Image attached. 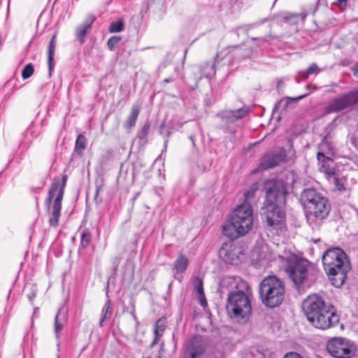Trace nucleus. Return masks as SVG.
Here are the masks:
<instances>
[{
  "label": "nucleus",
  "mask_w": 358,
  "mask_h": 358,
  "mask_svg": "<svg viewBox=\"0 0 358 358\" xmlns=\"http://www.w3.org/2000/svg\"><path fill=\"white\" fill-rule=\"evenodd\" d=\"M264 191L265 198L262 209L265 217V228L278 235L286 227L287 184L281 180L269 179L264 182Z\"/></svg>",
  "instance_id": "f257e3e1"
},
{
  "label": "nucleus",
  "mask_w": 358,
  "mask_h": 358,
  "mask_svg": "<svg viewBox=\"0 0 358 358\" xmlns=\"http://www.w3.org/2000/svg\"><path fill=\"white\" fill-rule=\"evenodd\" d=\"M303 310L309 322L319 329H330L340 320L334 306L317 294L310 295L303 301Z\"/></svg>",
  "instance_id": "f03ea898"
},
{
  "label": "nucleus",
  "mask_w": 358,
  "mask_h": 358,
  "mask_svg": "<svg viewBox=\"0 0 358 358\" xmlns=\"http://www.w3.org/2000/svg\"><path fill=\"white\" fill-rule=\"evenodd\" d=\"M253 226V210L248 202H243L232 212L228 222L222 227V234L231 240L245 236Z\"/></svg>",
  "instance_id": "7ed1b4c3"
},
{
  "label": "nucleus",
  "mask_w": 358,
  "mask_h": 358,
  "mask_svg": "<svg viewBox=\"0 0 358 358\" xmlns=\"http://www.w3.org/2000/svg\"><path fill=\"white\" fill-rule=\"evenodd\" d=\"M226 310L231 319L240 324L246 323L252 313L249 295L241 289L230 292L227 296Z\"/></svg>",
  "instance_id": "20e7f679"
},
{
  "label": "nucleus",
  "mask_w": 358,
  "mask_h": 358,
  "mask_svg": "<svg viewBox=\"0 0 358 358\" xmlns=\"http://www.w3.org/2000/svg\"><path fill=\"white\" fill-rule=\"evenodd\" d=\"M260 299L268 308H275L282 304L285 295L283 281L275 275H268L259 286Z\"/></svg>",
  "instance_id": "39448f33"
},
{
  "label": "nucleus",
  "mask_w": 358,
  "mask_h": 358,
  "mask_svg": "<svg viewBox=\"0 0 358 358\" xmlns=\"http://www.w3.org/2000/svg\"><path fill=\"white\" fill-rule=\"evenodd\" d=\"M66 181L67 176L66 174L62 176V180H60V178L58 177H55L45 201V206H47L48 209L50 210L53 196L55 192L57 191V196L53 201L52 206V213L48 220L49 224L52 227H57L59 224L60 212L62 209V201L64 196Z\"/></svg>",
  "instance_id": "423d86ee"
},
{
  "label": "nucleus",
  "mask_w": 358,
  "mask_h": 358,
  "mask_svg": "<svg viewBox=\"0 0 358 358\" xmlns=\"http://www.w3.org/2000/svg\"><path fill=\"white\" fill-rule=\"evenodd\" d=\"M279 257L286 262L285 271L294 283H303L308 276L309 262L291 252L285 253V256L279 255Z\"/></svg>",
  "instance_id": "0eeeda50"
},
{
  "label": "nucleus",
  "mask_w": 358,
  "mask_h": 358,
  "mask_svg": "<svg viewBox=\"0 0 358 358\" xmlns=\"http://www.w3.org/2000/svg\"><path fill=\"white\" fill-rule=\"evenodd\" d=\"M331 208L327 197L320 200L317 204L307 210L306 217L308 225L314 230H318L325 219L327 218Z\"/></svg>",
  "instance_id": "6e6552de"
},
{
  "label": "nucleus",
  "mask_w": 358,
  "mask_h": 358,
  "mask_svg": "<svg viewBox=\"0 0 358 358\" xmlns=\"http://www.w3.org/2000/svg\"><path fill=\"white\" fill-rule=\"evenodd\" d=\"M327 350L336 358H350L356 352L355 345L343 338H332L327 343Z\"/></svg>",
  "instance_id": "1a4fd4ad"
},
{
  "label": "nucleus",
  "mask_w": 358,
  "mask_h": 358,
  "mask_svg": "<svg viewBox=\"0 0 358 358\" xmlns=\"http://www.w3.org/2000/svg\"><path fill=\"white\" fill-rule=\"evenodd\" d=\"M358 103V90H352L334 98L328 104V113H339Z\"/></svg>",
  "instance_id": "9d476101"
},
{
  "label": "nucleus",
  "mask_w": 358,
  "mask_h": 358,
  "mask_svg": "<svg viewBox=\"0 0 358 358\" xmlns=\"http://www.w3.org/2000/svg\"><path fill=\"white\" fill-rule=\"evenodd\" d=\"M331 272L325 271L332 284L336 287H341L345 282L348 273L351 268L350 261H345L338 264L332 265Z\"/></svg>",
  "instance_id": "9b49d317"
},
{
  "label": "nucleus",
  "mask_w": 358,
  "mask_h": 358,
  "mask_svg": "<svg viewBox=\"0 0 358 358\" xmlns=\"http://www.w3.org/2000/svg\"><path fill=\"white\" fill-rule=\"evenodd\" d=\"M349 261L347 255L340 248H332L327 250L322 255V263L324 271L331 272L332 265Z\"/></svg>",
  "instance_id": "f8f14e48"
},
{
  "label": "nucleus",
  "mask_w": 358,
  "mask_h": 358,
  "mask_svg": "<svg viewBox=\"0 0 358 358\" xmlns=\"http://www.w3.org/2000/svg\"><path fill=\"white\" fill-rule=\"evenodd\" d=\"M286 157L287 152L284 149H281L278 152L266 154L262 158L259 166L263 170L273 168L285 161Z\"/></svg>",
  "instance_id": "ddd939ff"
},
{
  "label": "nucleus",
  "mask_w": 358,
  "mask_h": 358,
  "mask_svg": "<svg viewBox=\"0 0 358 358\" xmlns=\"http://www.w3.org/2000/svg\"><path fill=\"white\" fill-rule=\"evenodd\" d=\"M325 196L314 188H306L301 194L300 200L302 205L308 210L315 206Z\"/></svg>",
  "instance_id": "4468645a"
},
{
  "label": "nucleus",
  "mask_w": 358,
  "mask_h": 358,
  "mask_svg": "<svg viewBox=\"0 0 358 358\" xmlns=\"http://www.w3.org/2000/svg\"><path fill=\"white\" fill-rule=\"evenodd\" d=\"M205 345L201 336L194 335L191 337L186 350V355L190 358H198L205 352Z\"/></svg>",
  "instance_id": "2eb2a0df"
},
{
  "label": "nucleus",
  "mask_w": 358,
  "mask_h": 358,
  "mask_svg": "<svg viewBox=\"0 0 358 358\" xmlns=\"http://www.w3.org/2000/svg\"><path fill=\"white\" fill-rule=\"evenodd\" d=\"M94 20L95 17L92 15H90L85 20L83 23L76 27V37L80 44H83L85 42V37L87 34L90 31Z\"/></svg>",
  "instance_id": "dca6fc26"
},
{
  "label": "nucleus",
  "mask_w": 358,
  "mask_h": 358,
  "mask_svg": "<svg viewBox=\"0 0 358 358\" xmlns=\"http://www.w3.org/2000/svg\"><path fill=\"white\" fill-rule=\"evenodd\" d=\"M234 249L235 247L231 243H224L220 250V255L225 262L233 263L234 261L238 259Z\"/></svg>",
  "instance_id": "f3484780"
},
{
  "label": "nucleus",
  "mask_w": 358,
  "mask_h": 358,
  "mask_svg": "<svg viewBox=\"0 0 358 358\" xmlns=\"http://www.w3.org/2000/svg\"><path fill=\"white\" fill-rule=\"evenodd\" d=\"M56 34L52 36L48 47V65L49 76H52L55 68L54 56L56 49Z\"/></svg>",
  "instance_id": "a211bd4d"
},
{
  "label": "nucleus",
  "mask_w": 358,
  "mask_h": 358,
  "mask_svg": "<svg viewBox=\"0 0 358 358\" xmlns=\"http://www.w3.org/2000/svg\"><path fill=\"white\" fill-rule=\"evenodd\" d=\"M248 113V110L243 108L235 110L225 112L222 115V118L227 123H233L236 120L244 117Z\"/></svg>",
  "instance_id": "6ab92c4d"
},
{
  "label": "nucleus",
  "mask_w": 358,
  "mask_h": 358,
  "mask_svg": "<svg viewBox=\"0 0 358 358\" xmlns=\"http://www.w3.org/2000/svg\"><path fill=\"white\" fill-rule=\"evenodd\" d=\"M140 111L141 107L138 104H134L131 106V112L124 122V127L125 129H130L136 125Z\"/></svg>",
  "instance_id": "aec40b11"
},
{
  "label": "nucleus",
  "mask_w": 358,
  "mask_h": 358,
  "mask_svg": "<svg viewBox=\"0 0 358 358\" xmlns=\"http://www.w3.org/2000/svg\"><path fill=\"white\" fill-rule=\"evenodd\" d=\"M220 57V54L216 55L215 61L213 64H211L209 62H206L200 67L201 76L199 78V80L202 77L211 78L212 76H213L215 74V68L216 64H218L220 62V60H219Z\"/></svg>",
  "instance_id": "412c9836"
},
{
  "label": "nucleus",
  "mask_w": 358,
  "mask_h": 358,
  "mask_svg": "<svg viewBox=\"0 0 358 358\" xmlns=\"http://www.w3.org/2000/svg\"><path fill=\"white\" fill-rule=\"evenodd\" d=\"M150 129V123L149 122H145L141 129H139L136 134V138L138 141V145L141 147H144L148 143V137Z\"/></svg>",
  "instance_id": "4be33fe9"
},
{
  "label": "nucleus",
  "mask_w": 358,
  "mask_h": 358,
  "mask_svg": "<svg viewBox=\"0 0 358 358\" xmlns=\"http://www.w3.org/2000/svg\"><path fill=\"white\" fill-rule=\"evenodd\" d=\"M194 291L197 293L198 297L200 300V303L201 306H204L207 304V301L205 299L204 291H203V285L202 280L197 277L194 280Z\"/></svg>",
  "instance_id": "5701e85b"
},
{
  "label": "nucleus",
  "mask_w": 358,
  "mask_h": 358,
  "mask_svg": "<svg viewBox=\"0 0 358 358\" xmlns=\"http://www.w3.org/2000/svg\"><path fill=\"white\" fill-rule=\"evenodd\" d=\"M189 264L188 259L182 253L174 262V269L177 273H183L187 269Z\"/></svg>",
  "instance_id": "b1692460"
},
{
  "label": "nucleus",
  "mask_w": 358,
  "mask_h": 358,
  "mask_svg": "<svg viewBox=\"0 0 358 358\" xmlns=\"http://www.w3.org/2000/svg\"><path fill=\"white\" fill-rule=\"evenodd\" d=\"M87 145V139L83 134H79L77 136L75 143V152L78 155H82Z\"/></svg>",
  "instance_id": "393cba45"
},
{
  "label": "nucleus",
  "mask_w": 358,
  "mask_h": 358,
  "mask_svg": "<svg viewBox=\"0 0 358 358\" xmlns=\"http://www.w3.org/2000/svg\"><path fill=\"white\" fill-rule=\"evenodd\" d=\"M320 151L317 153H322L324 155H334V148L330 141H329L326 138H323L320 145Z\"/></svg>",
  "instance_id": "a878e982"
},
{
  "label": "nucleus",
  "mask_w": 358,
  "mask_h": 358,
  "mask_svg": "<svg viewBox=\"0 0 358 358\" xmlns=\"http://www.w3.org/2000/svg\"><path fill=\"white\" fill-rule=\"evenodd\" d=\"M91 241L92 233L87 229H83L80 234V249H86L90 245Z\"/></svg>",
  "instance_id": "bb28decb"
},
{
  "label": "nucleus",
  "mask_w": 358,
  "mask_h": 358,
  "mask_svg": "<svg viewBox=\"0 0 358 358\" xmlns=\"http://www.w3.org/2000/svg\"><path fill=\"white\" fill-rule=\"evenodd\" d=\"M335 186L336 189L342 192L346 190L347 180L345 177H340L338 175L331 180Z\"/></svg>",
  "instance_id": "cd10ccee"
},
{
  "label": "nucleus",
  "mask_w": 358,
  "mask_h": 358,
  "mask_svg": "<svg viewBox=\"0 0 358 358\" xmlns=\"http://www.w3.org/2000/svg\"><path fill=\"white\" fill-rule=\"evenodd\" d=\"M59 313H60V310L58 311L57 314L56 315V316L55 317V334L56 336V338L58 341V343L57 345L58 347V350L59 349V345H60V342H59L60 334L63 329V322L59 318Z\"/></svg>",
  "instance_id": "c85d7f7f"
},
{
  "label": "nucleus",
  "mask_w": 358,
  "mask_h": 358,
  "mask_svg": "<svg viewBox=\"0 0 358 358\" xmlns=\"http://www.w3.org/2000/svg\"><path fill=\"white\" fill-rule=\"evenodd\" d=\"M320 72V69L316 63H313L306 71H301L299 72V76L303 79H306L311 74H318Z\"/></svg>",
  "instance_id": "c756f323"
},
{
  "label": "nucleus",
  "mask_w": 358,
  "mask_h": 358,
  "mask_svg": "<svg viewBox=\"0 0 358 358\" xmlns=\"http://www.w3.org/2000/svg\"><path fill=\"white\" fill-rule=\"evenodd\" d=\"M112 311L110 309V300L108 299L101 310V317L99 321V326L103 327V322L106 318H109Z\"/></svg>",
  "instance_id": "7c9ffc66"
},
{
  "label": "nucleus",
  "mask_w": 358,
  "mask_h": 358,
  "mask_svg": "<svg viewBox=\"0 0 358 358\" xmlns=\"http://www.w3.org/2000/svg\"><path fill=\"white\" fill-rule=\"evenodd\" d=\"M317 158L320 164V169L325 168L327 166L334 165V160L329 156L324 155L322 153H317Z\"/></svg>",
  "instance_id": "2f4dec72"
},
{
  "label": "nucleus",
  "mask_w": 358,
  "mask_h": 358,
  "mask_svg": "<svg viewBox=\"0 0 358 358\" xmlns=\"http://www.w3.org/2000/svg\"><path fill=\"white\" fill-rule=\"evenodd\" d=\"M124 23L122 19L112 22L109 26L108 31L110 33H117L123 31Z\"/></svg>",
  "instance_id": "473e14b6"
},
{
  "label": "nucleus",
  "mask_w": 358,
  "mask_h": 358,
  "mask_svg": "<svg viewBox=\"0 0 358 358\" xmlns=\"http://www.w3.org/2000/svg\"><path fill=\"white\" fill-rule=\"evenodd\" d=\"M258 189L257 183L252 184L248 190L244 192V202H248L250 203V199H253L255 196V193Z\"/></svg>",
  "instance_id": "72a5a7b5"
},
{
  "label": "nucleus",
  "mask_w": 358,
  "mask_h": 358,
  "mask_svg": "<svg viewBox=\"0 0 358 358\" xmlns=\"http://www.w3.org/2000/svg\"><path fill=\"white\" fill-rule=\"evenodd\" d=\"M321 172H323L326 174L328 180L331 181L332 178L336 176L338 174L336 173V170L334 167V165H331L329 166H326L325 168H322L320 169Z\"/></svg>",
  "instance_id": "f704fd0d"
},
{
  "label": "nucleus",
  "mask_w": 358,
  "mask_h": 358,
  "mask_svg": "<svg viewBox=\"0 0 358 358\" xmlns=\"http://www.w3.org/2000/svg\"><path fill=\"white\" fill-rule=\"evenodd\" d=\"M34 72V66L29 63L27 64L22 71V77L23 79L30 78Z\"/></svg>",
  "instance_id": "c9c22d12"
},
{
  "label": "nucleus",
  "mask_w": 358,
  "mask_h": 358,
  "mask_svg": "<svg viewBox=\"0 0 358 358\" xmlns=\"http://www.w3.org/2000/svg\"><path fill=\"white\" fill-rule=\"evenodd\" d=\"M165 330V324L162 319H159L155 325V334L162 336L163 332Z\"/></svg>",
  "instance_id": "e433bc0d"
},
{
  "label": "nucleus",
  "mask_w": 358,
  "mask_h": 358,
  "mask_svg": "<svg viewBox=\"0 0 358 358\" xmlns=\"http://www.w3.org/2000/svg\"><path fill=\"white\" fill-rule=\"evenodd\" d=\"M121 37L118 36H111L107 41V45L110 51L114 50L115 46L119 43Z\"/></svg>",
  "instance_id": "4c0bfd02"
},
{
  "label": "nucleus",
  "mask_w": 358,
  "mask_h": 358,
  "mask_svg": "<svg viewBox=\"0 0 358 358\" xmlns=\"http://www.w3.org/2000/svg\"><path fill=\"white\" fill-rule=\"evenodd\" d=\"M37 288L35 285H31L29 289V292L27 294V298L29 302L33 305L34 301L37 296Z\"/></svg>",
  "instance_id": "58836bf2"
},
{
  "label": "nucleus",
  "mask_w": 358,
  "mask_h": 358,
  "mask_svg": "<svg viewBox=\"0 0 358 358\" xmlns=\"http://www.w3.org/2000/svg\"><path fill=\"white\" fill-rule=\"evenodd\" d=\"M102 189V184H96V192L94 195V201L95 202L99 204L102 201V199L99 197V192Z\"/></svg>",
  "instance_id": "ea45409f"
},
{
  "label": "nucleus",
  "mask_w": 358,
  "mask_h": 358,
  "mask_svg": "<svg viewBox=\"0 0 358 358\" xmlns=\"http://www.w3.org/2000/svg\"><path fill=\"white\" fill-rule=\"evenodd\" d=\"M283 358H303L300 354L295 352H289L285 355Z\"/></svg>",
  "instance_id": "a19ab883"
},
{
  "label": "nucleus",
  "mask_w": 358,
  "mask_h": 358,
  "mask_svg": "<svg viewBox=\"0 0 358 358\" xmlns=\"http://www.w3.org/2000/svg\"><path fill=\"white\" fill-rule=\"evenodd\" d=\"M299 15L298 14H293V13H285L282 18L284 20L285 22H289V20H291L292 19L294 18V17H297Z\"/></svg>",
  "instance_id": "79ce46f5"
},
{
  "label": "nucleus",
  "mask_w": 358,
  "mask_h": 358,
  "mask_svg": "<svg viewBox=\"0 0 358 358\" xmlns=\"http://www.w3.org/2000/svg\"><path fill=\"white\" fill-rule=\"evenodd\" d=\"M352 71L355 76H358V62L355 63L352 67Z\"/></svg>",
  "instance_id": "37998d69"
},
{
  "label": "nucleus",
  "mask_w": 358,
  "mask_h": 358,
  "mask_svg": "<svg viewBox=\"0 0 358 358\" xmlns=\"http://www.w3.org/2000/svg\"><path fill=\"white\" fill-rule=\"evenodd\" d=\"M161 337L162 336H160L155 334V338H154L153 341L151 343L150 347H153L154 345H155L158 343V341Z\"/></svg>",
  "instance_id": "c03bdc74"
},
{
  "label": "nucleus",
  "mask_w": 358,
  "mask_h": 358,
  "mask_svg": "<svg viewBox=\"0 0 358 358\" xmlns=\"http://www.w3.org/2000/svg\"><path fill=\"white\" fill-rule=\"evenodd\" d=\"M168 143H169V139H168V138H166V139L164 141V149H163V150H162V151L161 155H162L164 153H165V152H166Z\"/></svg>",
  "instance_id": "a18cd8bd"
},
{
  "label": "nucleus",
  "mask_w": 358,
  "mask_h": 358,
  "mask_svg": "<svg viewBox=\"0 0 358 358\" xmlns=\"http://www.w3.org/2000/svg\"><path fill=\"white\" fill-rule=\"evenodd\" d=\"M45 182H43L41 187L32 188L34 192H39L41 189L45 186Z\"/></svg>",
  "instance_id": "49530a36"
},
{
  "label": "nucleus",
  "mask_w": 358,
  "mask_h": 358,
  "mask_svg": "<svg viewBox=\"0 0 358 358\" xmlns=\"http://www.w3.org/2000/svg\"><path fill=\"white\" fill-rule=\"evenodd\" d=\"M234 51V55H235L236 57H239L240 50L237 47L235 48Z\"/></svg>",
  "instance_id": "de8ad7c7"
},
{
  "label": "nucleus",
  "mask_w": 358,
  "mask_h": 358,
  "mask_svg": "<svg viewBox=\"0 0 358 358\" xmlns=\"http://www.w3.org/2000/svg\"><path fill=\"white\" fill-rule=\"evenodd\" d=\"M306 96H307V94L300 95V96L296 97L294 99L295 100H301V99L305 98Z\"/></svg>",
  "instance_id": "09e8293b"
},
{
  "label": "nucleus",
  "mask_w": 358,
  "mask_h": 358,
  "mask_svg": "<svg viewBox=\"0 0 358 358\" xmlns=\"http://www.w3.org/2000/svg\"><path fill=\"white\" fill-rule=\"evenodd\" d=\"M108 280H110V278ZM108 288H109V280H108L107 285L106 287V296H108Z\"/></svg>",
  "instance_id": "8fccbe9b"
},
{
  "label": "nucleus",
  "mask_w": 358,
  "mask_h": 358,
  "mask_svg": "<svg viewBox=\"0 0 358 358\" xmlns=\"http://www.w3.org/2000/svg\"><path fill=\"white\" fill-rule=\"evenodd\" d=\"M172 81H173V79L171 78H166V79L164 80V83H170V82H172Z\"/></svg>",
  "instance_id": "3c124183"
},
{
  "label": "nucleus",
  "mask_w": 358,
  "mask_h": 358,
  "mask_svg": "<svg viewBox=\"0 0 358 358\" xmlns=\"http://www.w3.org/2000/svg\"><path fill=\"white\" fill-rule=\"evenodd\" d=\"M10 98V95L6 94L3 98V101H7Z\"/></svg>",
  "instance_id": "603ef678"
},
{
  "label": "nucleus",
  "mask_w": 358,
  "mask_h": 358,
  "mask_svg": "<svg viewBox=\"0 0 358 358\" xmlns=\"http://www.w3.org/2000/svg\"><path fill=\"white\" fill-rule=\"evenodd\" d=\"M338 2L341 3V4H343L344 3L345 5L347 3V0H338Z\"/></svg>",
  "instance_id": "864d4df0"
},
{
  "label": "nucleus",
  "mask_w": 358,
  "mask_h": 358,
  "mask_svg": "<svg viewBox=\"0 0 358 358\" xmlns=\"http://www.w3.org/2000/svg\"><path fill=\"white\" fill-rule=\"evenodd\" d=\"M300 15H301V19H302V20H304V19L306 17L307 14H306V13H304V14H301Z\"/></svg>",
  "instance_id": "5fc2aeb1"
},
{
  "label": "nucleus",
  "mask_w": 358,
  "mask_h": 358,
  "mask_svg": "<svg viewBox=\"0 0 358 358\" xmlns=\"http://www.w3.org/2000/svg\"><path fill=\"white\" fill-rule=\"evenodd\" d=\"M268 37H269V36H265V37L262 38L261 39H262V41H268Z\"/></svg>",
  "instance_id": "6e6d98bb"
},
{
  "label": "nucleus",
  "mask_w": 358,
  "mask_h": 358,
  "mask_svg": "<svg viewBox=\"0 0 358 358\" xmlns=\"http://www.w3.org/2000/svg\"><path fill=\"white\" fill-rule=\"evenodd\" d=\"M38 311V308H34V315H36Z\"/></svg>",
  "instance_id": "4d7b16f0"
},
{
  "label": "nucleus",
  "mask_w": 358,
  "mask_h": 358,
  "mask_svg": "<svg viewBox=\"0 0 358 358\" xmlns=\"http://www.w3.org/2000/svg\"><path fill=\"white\" fill-rule=\"evenodd\" d=\"M231 58V56L229 55H226V58L227 59H229Z\"/></svg>",
  "instance_id": "13d9d810"
},
{
  "label": "nucleus",
  "mask_w": 358,
  "mask_h": 358,
  "mask_svg": "<svg viewBox=\"0 0 358 358\" xmlns=\"http://www.w3.org/2000/svg\"><path fill=\"white\" fill-rule=\"evenodd\" d=\"M36 205L38 206V198L37 196L36 197Z\"/></svg>",
  "instance_id": "bf43d9fd"
},
{
  "label": "nucleus",
  "mask_w": 358,
  "mask_h": 358,
  "mask_svg": "<svg viewBox=\"0 0 358 358\" xmlns=\"http://www.w3.org/2000/svg\"><path fill=\"white\" fill-rule=\"evenodd\" d=\"M132 315H133L134 319L135 320H137V318H136V317L135 314H134V313H132Z\"/></svg>",
  "instance_id": "052dcab7"
},
{
  "label": "nucleus",
  "mask_w": 358,
  "mask_h": 358,
  "mask_svg": "<svg viewBox=\"0 0 358 358\" xmlns=\"http://www.w3.org/2000/svg\"><path fill=\"white\" fill-rule=\"evenodd\" d=\"M243 285L245 287H246L247 288H248V285H247L245 282H243Z\"/></svg>",
  "instance_id": "680f3d73"
},
{
  "label": "nucleus",
  "mask_w": 358,
  "mask_h": 358,
  "mask_svg": "<svg viewBox=\"0 0 358 358\" xmlns=\"http://www.w3.org/2000/svg\"><path fill=\"white\" fill-rule=\"evenodd\" d=\"M171 132L168 131L166 136H169L170 135Z\"/></svg>",
  "instance_id": "e2e57ef3"
},
{
  "label": "nucleus",
  "mask_w": 358,
  "mask_h": 358,
  "mask_svg": "<svg viewBox=\"0 0 358 358\" xmlns=\"http://www.w3.org/2000/svg\"><path fill=\"white\" fill-rule=\"evenodd\" d=\"M187 52V50H185V56L186 55Z\"/></svg>",
  "instance_id": "0e129e2a"
},
{
  "label": "nucleus",
  "mask_w": 358,
  "mask_h": 358,
  "mask_svg": "<svg viewBox=\"0 0 358 358\" xmlns=\"http://www.w3.org/2000/svg\"><path fill=\"white\" fill-rule=\"evenodd\" d=\"M57 358H59V355L57 356Z\"/></svg>",
  "instance_id": "69168bd1"
}]
</instances>
